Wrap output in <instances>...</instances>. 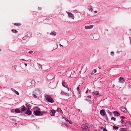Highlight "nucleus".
<instances>
[{"label":"nucleus","mask_w":131,"mask_h":131,"mask_svg":"<svg viewBox=\"0 0 131 131\" xmlns=\"http://www.w3.org/2000/svg\"><path fill=\"white\" fill-rule=\"evenodd\" d=\"M81 128L83 130H84L85 131H89L90 128V127L88 124L86 123L85 124L83 125L81 127Z\"/></svg>","instance_id":"nucleus-1"},{"label":"nucleus","mask_w":131,"mask_h":131,"mask_svg":"<svg viewBox=\"0 0 131 131\" xmlns=\"http://www.w3.org/2000/svg\"><path fill=\"white\" fill-rule=\"evenodd\" d=\"M33 113L35 115H36L39 116V115H42L43 113L42 112V113H41L40 111L37 110L36 111H34Z\"/></svg>","instance_id":"nucleus-2"},{"label":"nucleus","mask_w":131,"mask_h":131,"mask_svg":"<svg viewBox=\"0 0 131 131\" xmlns=\"http://www.w3.org/2000/svg\"><path fill=\"white\" fill-rule=\"evenodd\" d=\"M62 84L64 87L68 89V85L67 83L65 81H62Z\"/></svg>","instance_id":"nucleus-3"},{"label":"nucleus","mask_w":131,"mask_h":131,"mask_svg":"<svg viewBox=\"0 0 131 131\" xmlns=\"http://www.w3.org/2000/svg\"><path fill=\"white\" fill-rule=\"evenodd\" d=\"M66 13L68 14V16L69 17H72L73 19H74L73 15L71 13L66 11Z\"/></svg>","instance_id":"nucleus-4"},{"label":"nucleus","mask_w":131,"mask_h":131,"mask_svg":"<svg viewBox=\"0 0 131 131\" xmlns=\"http://www.w3.org/2000/svg\"><path fill=\"white\" fill-rule=\"evenodd\" d=\"M34 93L38 95L40 94L41 93V92L39 90L37 89L35 90Z\"/></svg>","instance_id":"nucleus-5"},{"label":"nucleus","mask_w":131,"mask_h":131,"mask_svg":"<svg viewBox=\"0 0 131 131\" xmlns=\"http://www.w3.org/2000/svg\"><path fill=\"white\" fill-rule=\"evenodd\" d=\"M56 113V111L54 110H52L50 112V114L51 116H53Z\"/></svg>","instance_id":"nucleus-6"},{"label":"nucleus","mask_w":131,"mask_h":131,"mask_svg":"<svg viewBox=\"0 0 131 131\" xmlns=\"http://www.w3.org/2000/svg\"><path fill=\"white\" fill-rule=\"evenodd\" d=\"M100 113L101 115L104 116L105 115V112L103 110H102L100 111Z\"/></svg>","instance_id":"nucleus-7"},{"label":"nucleus","mask_w":131,"mask_h":131,"mask_svg":"<svg viewBox=\"0 0 131 131\" xmlns=\"http://www.w3.org/2000/svg\"><path fill=\"white\" fill-rule=\"evenodd\" d=\"M121 110L123 112L126 113L127 111V109L125 107H122L121 108Z\"/></svg>","instance_id":"nucleus-8"},{"label":"nucleus","mask_w":131,"mask_h":131,"mask_svg":"<svg viewBox=\"0 0 131 131\" xmlns=\"http://www.w3.org/2000/svg\"><path fill=\"white\" fill-rule=\"evenodd\" d=\"M93 25H90L88 26H85V28L86 29H90L93 28Z\"/></svg>","instance_id":"nucleus-9"},{"label":"nucleus","mask_w":131,"mask_h":131,"mask_svg":"<svg viewBox=\"0 0 131 131\" xmlns=\"http://www.w3.org/2000/svg\"><path fill=\"white\" fill-rule=\"evenodd\" d=\"M114 115L116 116H118L120 115V113L117 111H114L113 112Z\"/></svg>","instance_id":"nucleus-10"},{"label":"nucleus","mask_w":131,"mask_h":131,"mask_svg":"<svg viewBox=\"0 0 131 131\" xmlns=\"http://www.w3.org/2000/svg\"><path fill=\"white\" fill-rule=\"evenodd\" d=\"M119 81L121 82L122 83H123L125 81L124 80V78L122 77H120L119 78Z\"/></svg>","instance_id":"nucleus-11"},{"label":"nucleus","mask_w":131,"mask_h":131,"mask_svg":"<svg viewBox=\"0 0 131 131\" xmlns=\"http://www.w3.org/2000/svg\"><path fill=\"white\" fill-rule=\"evenodd\" d=\"M100 94L99 91H95L94 92V96L96 97H97V96Z\"/></svg>","instance_id":"nucleus-12"},{"label":"nucleus","mask_w":131,"mask_h":131,"mask_svg":"<svg viewBox=\"0 0 131 131\" xmlns=\"http://www.w3.org/2000/svg\"><path fill=\"white\" fill-rule=\"evenodd\" d=\"M61 94L62 95H65V96H69V94L66 93L63 91L61 92Z\"/></svg>","instance_id":"nucleus-13"},{"label":"nucleus","mask_w":131,"mask_h":131,"mask_svg":"<svg viewBox=\"0 0 131 131\" xmlns=\"http://www.w3.org/2000/svg\"><path fill=\"white\" fill-rule=\"evenodd\" d=\"M31 112L29 110H28L26 111V114H28L29 115H31Z\"/></svg>","instance_id":"nucleus-14"},{"label":"nucleus","mask_w":131,"mask_h":131,"mask_svg":"<svg viewBox=\"0 0 131 131\" xmlns=\"http://www.w3.org/2000/svg\"><path fill=\"white\" fill-rule=\"evenodd\" d=\"M46 100L48 102L50 103H53L54 102L53 99H46Z\"/></svg>","instance_id":"nucleus-15"},{"label":"nucleus","mask_w":131,"mask_h":131,"mask_svg":"<svg viewBox=\"0 0 131 131\" xmlns=\"http://www.w3.org/2000/svg\"><path fill=\"white\" fill-rule=\"evenodd\" d=\"M50 34L51 35H52L53 36H55L57 34V33L56 32H55L54 31H53L51 32L50 33Z\"/></svg>","instance_id":"nucleus-16"},{"label":"nucleus","mask_w":131,"mask_h":131,"mask_svg":"<svg viewBox=\"0 0 131 131\" xmlns=\"http://www.w3.org/2000/svg\"><path fill=\"white\" fill-rule=\"evenodd\" d=\"M26 110V108L24 105L23 106L21 107V110L23 111H24Z\"/></svg>","instance_id":"nucleus-17"},{"label":"nucleus","mask_w":131,"mask_h":131,"mask_svg":"<svg viewBox=\"0 0 131 131\" xmlns=\"http://www.w3.org/2000/svg\"><path fill=\"white\" fill-rule=\"evenodd\" d=\"M26 105L27 106L28 108H31V106L30 104H29L28 103H27L26 104Z\"/></svg>","instance_id":"nucleus-18"},{"label":"nucleus","mask_w":131,"mask_h":131,"mask_svg":"<svg viewBox=\"0 0 131 131\" xmlns=\"http://www.w3.org/2000/svg\"><path fill=\"white\" fill-rule=\"evenodd\" d=\"M57 111L58 112H60L61 113H63L61 109L60 108H58L57 110Z\"/></svg>","instance_id":"nucleus-19"},{"label":"nucleus","mask_w":131,"mask_h":131,"mask_svg":"<svg viewBox=\"0 0 131 131\" xmlns=\"http://www.w3.org/2000/svg\"><path fill=\"white\" fill-rule=\"evenodd\" d=\"M11 90H12L13 91L15 92V93L16 94H17L18 95H19V93L17 91H16L14 89H13L12 88L11 89Z\"/></svg>","instance_id":"nucleus-20"},{"label":"nucleus","mask_w":131,"mask_h":131,"mask_svg":"<svg viewBox=\"0 0 131 131\" xmlns=\"http://www.w3.org/2000/svg\"><path fill=\"white\" fill-rule=\"evenodd\" d=\"M37 64L38 65V66L39 68V69H41L42 68V65H41V64H39L38 63H37Z\"/></svg>","instance_id":"nucleus-21"},{"label":"nucleus","mask_w":131,"mask_h":131,"mask_svg":"<svg viewBox=\"0 0 131 131\" xmlns=\"http://www.w3.org/2000/svg\"><path fill=\"white\" fill-rule=\"evenodd\" d=\"M44 96L45 98H51V97L50 95L45 94Z\"/></svg>","instance_id":"nucleus-22"},{"label":"nucleus","mask_w":131,"mask_h":131,"mask_svg":"<svg viewBox=\"0 0 131 131\" xmlns=\"http://www.w3.org/2000/svg\"><path fill=\"white\" fill-rule=\"evenodd\" d=\"M113 129L114 130H117L119 128L118 127L115 125L113 126Z\"/></svg>","instance_id":"nucleus-23"},{"label":"nucleus","mask_w":131,"mask_h":131,"mask_svg":"<svg viewBox=\"0 0 131 131\" xmlns=\"http://www.w3.org/2000/svg\"><path fill=\"white\" fill-rule=\"evenodd\" d=\"M15 112L17 113H20V111L18 108H16L15 110Z\"/></svg>","instance_id":"nucleus-24"},{"label":"nucleus","mask_w":131,"mask_h":131,"mask_svg":"<svg viewBox=\"0 0 131 131\" xmlns=\"http://www.w3.org/2000/svg\"><path fill=\"white\" fill-rule=\"evenodd\" d=\"M86 100L87 101H88L89 102V104H91L92 103V102H91V100L89 99H87L86 100Z\"/></svg>","instance_id":"nucleus-25"},{"label":"nucleus","mask_w":131,"mask_h":131,"mask_svg":"<svg viewBox=\"0 0 131 131\" xmlns=\"http://www.w3.org/2000/svg\"><path fill=\"white\" fill-rule=\"evenodd\" d=\"M96 72V69H94L92 71V72L91 73V74L92 75L93 74L95 73Z\"/></svg>","instance_id":"nucleus-26"},{"label":"nucleus","mask_w":131,"mask_h":131,"mask_svg":"<svg viewBox=\"0 0 131 131\" xmlns=\"http://www.w3.org/2000/svg\"><path fill=\"white\" fill-rule=\"evenodd\" d=\"M88 9L89 11L91 12H92L93 10V9L91 7H89Z\"/></svg>","instance_id":"nucleus-27"},{"label":"nucleus","mask_w":131,"mask_h":131,"mask_svg":"<svg viewBox=\"0 0 131 131\" xmlns=\"http://www.w3.org/2000/svg\"><path fill=\"white\" fill-rule=\"evenodd\" d=\"M33 97L35 98H37L38 97V95L37 94H36L35 93L32 94Z\"/></svg>","instance_id":"nucleus-28"},{"label":"nucleus","mask_w":131,"mask_h":131,"mask_svg":"<svg viewBox=\"0 0 131 131\" xmlns=\"http://www.w3.org/2000/svg\"><path fill=\"white\" fill-rule=\"evenodd\" d=\"M12 32L14 33H16L18 32V31L16 30L12 29Z\"/></svg>","instance_id":"nucleus-29"},{"label":"nucleus","mask_w":131,"mask_h":131,"mask_svg":"<svg viewBox=\"0 0 131 131\" xmlns=\"http://www.w3.org/2000/svg\"><path fill=\"white\" fill-rule=\"evenodd\" d=\"M123 124H124V125H122V127H127V125L126 123H124Z\"/></svg>","instance_id":"nucleus-30"},{"label":"nucleus","mask_w":131,"mask_h":131,"mask_svg":"<svg viewBox=\"0 0 131 131\" xmlns=\"http://www.w3.org/2000/svg\"><path fill=\"white\" fill-rule=\"evenodd\" d=\"M111 119L112 120H113L114 121H115L116 118L114 117H112L111 118Z\"/></svg>","instance_id":"nucleus-31"},{"label":"nucleus","mask_w":131,"mask_h":131,"mask_svg":"<svg viewBox=\"0 0 131 131\" xmlns=\"http://www.w3.org/2000/svg\"><path fill=\"white\" fill-rule=\"evenodd\" d=\"M125 129L124 128H122L120 129V131H124Z\"/></svg>","instance_id":"nucleus-32"},{"label":"nucleus","mask_w":131,"mask_h":131,"mask_svg":"<svg viewBox=\"0 0 131 131\" xmlns=\"http://www.w3.org/2000/svg\"><path fill=\"white\" fill-rule=\"evenodd\" d=\"M16 26H19L20 25V23H15L14 24Z\"/></svg>","instance_id":"nucleus-33"},{"label":"nucleus","mask_w":131,"mask_h":131,"mask_svg":"<svg viewBox=\"0 0 131 131\" xmlns=\"http://www.w3.org/2000/svg\"><path fill=\"white\" fill-rule=\"evenodd\" d=\"M65 121H66V122H69V123H70V122H69V120H68V119H67V118H65Z\"/></svg>","instance_id":"nucleus-34"},{"label":"nucleus","mask_w":131,"mask_h":131,"mask_svg":"<svg viewBox=\"0 0 131 131\" xmlns=\"http://www.w3.org/2000/svg\"><path fill=\"white\" fill-rule=\"evenodd\" d=\"M12 67L14 68L15 69H16V68L17 67V66L16 65H14L12 66Z\"/></svg>","instance_id":"nucleus-35"},{"label":"nucleus","mask_w":131,"mask_h":131,"mask_svg":"<svg viewBox=\"0 0 131 131\" xmlns=\"http://www.w3.org/2000/svg\"><path fill=\"white\" fill-rule=\"evenodd\" d=\"M86 97L89 98H91V95H89V96H86Z\"/></svg>","instance_id":"nucleus-36"},{"label":"nucleus","mask_w":131,"mask_h":131,"mask_svg":"<svg viewBox=\"0 0 131 131\" xmlns=\"http://www.w3.org/2000/svg\"><path fill=\"white\" fill-rule=\"evenodd\" d=\"M80 86V85H79V86H78L77 87V90L78 91H79V90H79V86Z\"/></svg>","instance_id":"nucleus-37"},{"label":"nucleus","mask_w":131,"mask_h":131,"mask_svg":"<svg viewBox=\"0 0 131 131\" xmlns=\"http://www.w3.org/2000/svg\"><path fill=\"white\" fill-rule=\"evenodd\" d=\"M89 90V89H87L86 91L85 92V94H87L88 93V91Z\"/></svg>","instance_id":"nucleus-38"},{"label":"nucleus","mask_w":131,"mask_h":131,"mask_svg":"<svg viewBox=\"0 0 131 131\" xmlns=\"http://www.w3.org/2000/svg\"><path fill=\"white\" fill-rule=\"evenodd\" d=\"M111 54L112 56H113L114 55V53L113 52H111Z\"/></svg>","instance_id":"nucleus-39"},{"label":"nucleus","mask_w":131,"mask_h":131,"mask_svg":"<svg viewBox=\"0 0 131 131\" xmlns=\"http://www.w3.org/2000/svg\"><path fill=\"white\" fill-rule=\"evenodd\" d=\"M124 123V121L122 119L121 120V123L122 124H123Z\"/></svg>","instance_id":"nucleus-40"},{"label":"nucleus","mask_w":131,"mask_h":131,"mask_svg":"<svg viewBox=\"0 0 131 131\" xmlns=\"http://www.w3.org/2000/svg\"><path fill=\"white\" fill-rule=\"evenodd\" d=\"M103 131H107V130L105 128H104L103 129Z\"/></svg>","instance_id":"nucleus-41"},{"label":"nucleus","mask_w":131,"mask_h":131,"mask_svg":"<svg viewBox=\"0 0 131 131\" xmlns=\"http://www.w3.org/2000/svg\"><path fill=\"white\" fill-rule=\"evenodd\" d=\"M121 118H123V119H124L125 117L124 116H121Z\"/></svg>","instance_id":"nucleus-42"},{"label":"nucleus","mask_w":131,"mask_h":131,"mask_svg":"<svg viewBox=\"0 0 131 131\" xmlns=\"http://www.w3.org/2000/svg\"><path fill=\"white\" fill-rule=\"evenodd\" d=\"M28 53H33V51H29Z\"/></svg>","instance_id":"nucleus-43"},{"label":"nucleus","mask_w":131,"mask_h":131,"mask_svg":"<svg viewBox=\"0 0 131 131\" xmlns=\"http://www.w3.org/2000/svg\"><path fill=\"white\" fill-rule=\"evenodd\" d=\"M22 39L23 40L26 39L25 37H24L22 38Z\"/></svg>","instance_id":"nucleus-44"},{"label":"nucleus","mask_w":131,"mask_h":131,"mask_svg":"<svg viewBox=\"0 0 131 131\" xmlns=\"http://www.w3.org/2000/svg\"><path fill=\"white\" fill-rule=\"evenodd\" d=\"M129 39H130V44L131 45V40L130 39V37H129Z\"/></svg>","instance_id":"nucleus-45"},{"label":"nucleus","mask_w":131,"mask_h":131,"mask_svg":"<svg viewBox=\"0 0 131 131\" xmlns=\"http://www.w3.org/2000/svg\"><path fill=\"white\" fill-rule=\"evenodd\" d=\"M21 60L23 61H26L25 60H24V59H21Z\"/></svg>","instance_id":"nucleus-46"},{"label":"nucleus","mask_w":131,"mask_h":131,"mask_svg":"<svg viewBox=\"0 0 131 131\" xmlns=\"http://www.w3.org/2000/svg\"><path fill=\"white\" fill-rule=\"evenodd\" d=\"M129 88H131V84L129 85Z\"/></svg>","instance_id":"nucleus-47"},{"label":"nucleus","mask_w":131,"mask_h":131,"mask_svg":"<svg viewBox=\"0 0 131 131\" xmlns=\"http://www.w3.org/2000/svg\"><path fill=\"white\" fill-rule=\"evenodd\" d=\"M25 66H27V64L26 63H25Z\"/></svg>","instance_id":"nucleus-48"},{"label":"nucleus","mask_w":131,"mask_h":131,"mask_svg":"<svg viewBox=\"0 0 131 131\" xmlns=\"http://www.w3.org/2000/svg\"><path fill=\"white\" fill-rule=\"evenodd\" d=\"M94 12L95 13H97V12L96 11H94Z\"/></svg>","instance_id":"nucleus-49"},{"label":"nucleus","mask_w":131,"mask_h":131,"mask_svg":"<svg viewBox=\"0 0 131 131\" xmlns=\"http://www.w3.org/2000/svg\"><path fill=\"white\" fill-rule=\"evenodd\" d=\"M39 9L40 10L41 9V8H40L39 7H38Z\"/></svg>","instance_id":"nucleus-50"},{"label":"nucleus","mask_w":131,"mask_h":131,"mask_svg":"<svg viewBox=\"0 0 131 131\" xmlns=\"http://www.w3.org/2000/svg\"><path fill=\"white\" fill-rule=\"evenodd\" d=\"M60 46H62V47H63V46H62V45H61V44H60Z\"/></svg>","instance_id":"nucleus-51"},{"label":"nucleus","mask_w":131,"mask_h":131,"mask_svg":"<svg viewBox=\"0 0 131 131\" xmlns=\"http://www.w3.org/2000/svg\"><path fill=\"white\" fill-rule=\"evenodd\" d=\"M68 89V91H69V88L68 87V89Z\"/></svg>","instance_id":"nucleus-52"},{"label":"nucleus","mask_w":131,"mask_h":131,"mask_svg":"<svg viewBox=\"0 0 131 131\" xmlns=\"http://www.w3.org/2000/svg\"><path fill=\"white\" fill-rule=\"evenodd\" d=\"M89 92L90 93L91 92V90L89 91Z\"/></svg>","instance_id":"nucleus-53"},{"label":"nucleus","mask_w":131,"mask_h":131,"mask_svg":"<svg viewBox=\"0 0 131 131\" xmlns=\"http://www.w3.org/2000/svg\"><path fill=\"white\" fill-rule=\"evenodd\" d=\"M124 131H127V130H125Z\"/></svg>","instance_id":"nucleus-54"},{"label":"nucleus","mask_w":131,"mask_h":131,"mask_svg":"<svg viewBox=\"0 0 131 131\" xmlns=\"http://www.w3.org/2000/svg\"><path fill=\"white\" fill-rule=\"evenodd\" d=\"M1 49H0V51H1Z\"/></svg>","instance_id":"nucleus-55"},{"label":"nucleus","mask_w":131,"mask_h":131,"mask_svg":"<svg viewBox=\"0 0 131 131\" xmlns=\"http://www.w3.org/2000/svg\"><path fill=\"white\" fill-rule=\"evenodd\" d=\"M31 61V60H30L29 61L30 62V61Z\"/></svg>","instance_id":"nucleus-56"},{"label":"nucleus","mask_w":131,"mask_h":131,"mask_svg":"<svg viewBox=\"0 0 131 131\" xmlns=\"http://www.w3.org/2000/svg\"><path fill=\"white\" fill-rule=\"evenodd\" d=\"M99 69H100V68H99Z\"/></svg>","instance_id":"nucleus-57"}]
</instances>
